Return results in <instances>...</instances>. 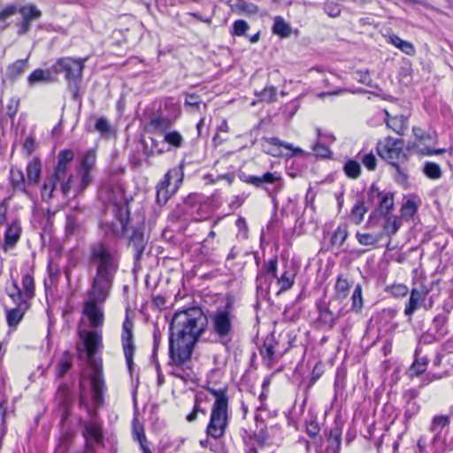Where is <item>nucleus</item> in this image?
<instances>
[{
  "mask_svg": "<svg viewBox=\"0 0 453 453\" xmlns=\"http://www.w3.org/2000/svg\"><path fill=\"white\" fill-rule=\"evenodd\" d=\"M86 59L63 58L54 66L56 73H64L68 82L79 81L81 79Z\"/></svg>",
  "mask_w": 453,
  "mask_h": 453,
  "instance_id": "7",
  "label": "nucleus"
},
{
  "mask_svg": "<svg viewBox=\"0 0 453 453\" xmlns=\"http://www.w3.org/2000/svg\"><path fill=\"white\" fill-rule=\"evenodd\" d=\"M207 324V316L200 307L194 306L174 313L170 323L169 352L177 365L190 358L193 347Z\"/></svg>",
  "mask_w": 453,
  "mask_h": 453,
  "instance_id": "2",
  "label": "nucleus"
},
{
  "mask_svg": "<svg viewBox=\"0 0 453 453\" xmlns=\"http://www.w3.org/2000/svg\"><path fill=\"white\" fill-rule=\"evenodd\" d=\"M27 308V303H19L14 308L6 309V319L10 326H16L22 319Z\"/></svg>",
  "mask_w": 453,
  "mask_h": 453,
  "instance_id": "27",
  "label": "nucleus"
},
{
  "mask_svg": "<svg viewBox=\"0 0 453 453\" xmlns=\"http://www.w3.org/2000/svg\"><path fill=\"white\" fill-rule=\"evenodd\" d=\"M92 399L94 403L100 406L104 403V394L106 389L105 381L103 374L102 363H95L90 375Z\"/></svg>",
  "mask_w": 453,
  "mask_h": 453,
  "instance_id": "11",
  "label": "nucleus"
},
{
  "mask_svg": "<svg viewBox=\"0 0 453 453\" xmlns=\"http://www.w3.org/2000/svg\"><path fill=\"white\" fill-rule=\"evenodd\" d=\"M9 179L14 191H19L24 194H27L26 180L21 169L12 166L10 169Z\"/></svg>",
  "mask_w": 453,
  "mask_h": 453,
  "instance_id": "25",
  "label": "nucleus"
},
{
  "mask_svg": "<svg viewBox=\"0 0 453 453\" xmlns=\"http://www.w3.org/2000/svg\"><path fill=\"white\" fill-rule=\"evenodd\" d=\"M362 163L369 171H373L376 168L377 159L373 153L370 152L362 157Z\"/></svg>",
  "mask_w": 453,
  "mask_h": 453,
  "instance_id": "62",
  "label": "nucleus"
},
{
  "mask_svg": "<svg viewBox=\"0 0 453 453\" xmlns=\"http://www.w3.org/2000/svg\"><path fill=\"white\" fill-rule=\"evenodd\" d=\"M388 291L395 297H404L409 293V288L403 284H394L388 288Z\"/></svg>",
  "mask_w": 453,
  "mask_h": 453,
  "instance_id": "57",
  "label": "nucleus"
},
{
  "mask_svg": "<svg viewBox=\"0 0 453 453\" xmlns=\"http://www.w3.org/2000/svg\"><path fill=\"white\" fill-rule=\"evenodd\" d=\"M391 44L398 48L403 53L412 56L415 54V48L413 44L408 41H404L401 39L399 36L395 35H392L388 37V40Z\"/></svg>",
  "mask_w": 453,
  "mask_h": 453,
  "instance_id": "33",
  "label": "nucleus"
},
{
  "mask_svg": "<svg viewBox=\"0 0 453 453\" xmlns=\"http://www.w3.org/2000/svg\"><path fill=\"white\" fill-rule=\"evenodd\" d=\"M85 219L82 213L75 208L73 212L66 215L65 234L67 236L79 233L84 225Z\"/></svg>",
  "mask_w": 453,
  "mask_h": 453,
  "instance_id": "18",
  "label": "nucleus"
},
{
  "mask_svg": "<svg viewBox=\"0 0 453 453\" xmlns=\"http://www.w3.org/2000/svg\"><path fill=\"white\" fill-rule=\"evenodd\" d=\"M150 126L156 131L165 134L169 131L172 126V121L169 118L160 115L151 119Z\"/></svg>",
  "mask_w": 453,
  "mask_h": 453,
  "instance_id": "35",
  "label": "nucleus"
},
{
  "mask_svg": "<svg viewBox=\"0 0 453 453\" xmlns=\"http://www.w3.org/2000/svg\"><path fill=\"white\" fill-rule=\"evenodd\" d=\"M227 426V408H212L209 424L206 428L208 436L221 438Z\"/></svg>",
  "mask_w": 453,
  "mask_h": 453,
  "instance_id": "8",
  "label": "nucleus"
},
{
  "mask_svg": "<svg viewBox=\"0 0 453 453\" xmlns=\"http://www.w3.org/2000/svg\"><path fill=\"white\" fill-rule=\"evenodd\" d=\"M90 265L95 268L90 288L87 292L83 314L89 326L97 329L103 326L104 314L103 304L109 298L119 270L117 253L108 245L96 242L90 246Z\"/></svg>",
  "mask_w": 453,
  "mask_h": 453,
  "instance_id": "1",
  "label": "nucleus"
},
{
  "mask_svg": "<svg viewBox=\"0 0 453 453\" xmlns=\"http://www.w3.org/2000/svg\"><path fill=\"white\" fill-rule=\"evenodd\" d=\"M19 105V99L18 97H12L6 107V114L13 119L18 111Z\"/></svg>",
  "mask_w": 453,
  "mask_h": 453,
  "instance_id": "61",
  "label": "nucleus"
},
{
  "mask_svg": "<svg viewBox=\"0 0 453 453\" xmlns=\"http://www.w3.org/2000/svg\"><path fill=\"white\" fill-rule=\"evenodd\" d=\"M348 234H349V233H348L347 226H345V225L339 226L335 229V231L333 234V236L331 238L332 245L341 247L346 241Z\"/></svg>",
  "mask_w": 453,
  "mask_h": 453,
  "instance_id": "41",
  "label": "nucleus"
},
{
  "mask_svg": "<svg viewBox=\"0 0 453 453\" xmlns=\"http://www.w3.org/2000/svg\"><path fill=\"white\" fill-rule=\"evenodd\" d=\"M265 144L263 145L264 151L267 154H270L273 157H279L280 156V147H283L285 149H288L291 151L289 155H287V157H293L297 154H303V151L301 148H295L291 143H288L285 142L280 141L277 137H267L264 138Z\"/></svg>",
  "mask_w": 453,
  "mask_h": 453,
  "instance_id": "15",
  "label": "nucleus"
},
{
  "mask_svg": "<svg viewBox=\"0 0 453 453\" xmlns=\"http://www.w3.org/2000/svg\"><path fill=\"white\" fill-rule=\"evenodd\" d=\"M96 153L88 150L81 158L80 164L76 166L75 173L69 174L60 185L62 193L67 196L73 189L77 196L92 182L91 171L96 165Z\"/></svg>",
  "mask_w": 453,
  "mask_h": 453,
  "instance_id": "4",
  "label": "nucleus"
},
{
  "mask_svg": "<svg viewBox=\"0 0 453 453\" xmlns=\"http://www.w3.org/2000/svg\"><path fill=\"white\" fill-rule=\"evenodd\" d=\"M385 218L384 231L390 236L395 235L401 226V219L394 215H387Z\"/></svg>",
  "mask_w": 453,
  "mask_h": 453,
  "instance_id": "39",
  "label": "nucleus"
},
{
  "mask_svg": "<svg viewBox=\"0 0 453 453\" xmlns=\"http://www.w3.org/2000/svg\"><path fill=\"white\" fill-rule=\"evenodd\" d=\"M370 196L375 195L379 197V211L384 216L388 215L394 207V195L391 192H380L377 187L372 184L369 191Z\"/></svg>",
  "mask_w": 453,
  "mask_h": 453,
  "instance_id": "17",
  "label": "nucleus"
},
{
  "mask_svg": "<svg viewBox=\"0 0 453 453\" xmlns=\"http://www.w3.org/2000/svg\"><path fill=\"white\" fill-rule=\"evenodd\" d=\"M23 149L27 155H31L36 149V142L33 135H28L23 144Z\"/></svg>",
  "mask_w": 453,
  "mask_h": 453,
  "instance_id": "63",
  "label": "nucleus"
},
{
  "mask_svg": "<svg viewBox=\"0 0 453 453\" xmlns=\"http://www.w3.org/2000/svg\"><path fill=\"white\" fill-rule=\"evenodd\" d=\"M343 171L349 178L357 179L360 175L361 167L358 162L349 159L345 163Z\"/></svg>",
  "mask_w": 453,
  "mask_h": 453,
  "instance_id": "44",
  "label": "nucleus"
},
{
  "mask_svg": "<svg viewBox=\"0 0 453 453\" xmlns=\"http://www.w3.org/2000/svg\"><path fill=\"white\" fill-rule=\"evenodd\" d=\"M424 173L432 180H437L441 177V170L439 165L427 162L424 165Z\"/></svg>",
  "mask_w": 453,
  "mask_h": 453,
  "instance_id": "49",
  "label": "nucleus"
},
{
  "mask_svg": "<svg viewBox=\"0 0 453 453\" xmlns=\"http://www.w3.org/2000/svg\"><path fill=\"white\" fill-rule=\"evenodd\" d=\"M18 12L21 15V20L18 24V35H24L28 33L31 27V22L39 19L42 12L35 4L18 6Z\"/></svg>",
  "mask_w": 453,
  "mask_h": 453,
  "instance_id": "13",
  "label": "nucleus"
},
{
  "mask_svg": "<svg viewBox=\"0 0 453 453\" xmlns=\"http://www.w3.org/2000/svg\"><path fill=\"white\" fill-rule=\"evenodd\" d=\"M385 122L387 127L395 134L403 135L408 128V119L403 115L390 117L387 111H385Z\"/></svg>",
  "mask_w": 453,
  "mask_h": 453,
  "instance_id": "22",
  "label": "nucleus"
},
{
  "mask_svg": "<svg viewBox=\"0 0 453 453\" xmlns=\"http://www.w3.org/2000/svg\"><path fill=\"white\" fill-rule=\"evenodd\" d=\"M205 399V395L203 392H198L195 397V405L193 411L187 416L188 422H193L196 419L198 412L205 414V411L201 409L200 404Z\"/></svg>",
  "mask_w": 453,
  "mask_h": 453,
  "instance_id": "43",
  "label": "nucleus"
},
{
  "mask_svg": "<svg viewBox=\"0 0 453 453\" xmlns=\"http://www.w3.org/2000/svg\"><path fill=\"white\" fill-rule=\"evenodd\" d=\"M147 244V241L144 237V234L138 231L134 230L132 236L130 237L129 245L134 250V258L136 260L140 259L142 255L145 246Z\"/></svg>",
  "mask_w": 453,
  "mask_h": 453,
  "instance_id": "28",
  "label": "nucleus"
},
{
  "mask_svg": "<svg viewBox=\"0 0 453 453\" xmlns=\"http://www.w3.org/2000/svg\"><path fill=\"white\" fill-rule=\"evenodd\" d=\"M260 98L263 101L272 103L276 99V88L273 87H266L260 93Z\"/></svg>",
  "mask_w": 453,
  "mask_h": 453,
  "instance_id": "60",
  "label": "nucleus"
},
{
  "mask_svg": "<svg viewBox=\"0 0 453 453\" xmlns=\"http://www.w3.org/2000/svg\"><path fill=\"white\" fill-rule=\"evenodd\" d=\"M134 324L129 317L127 315L122 325L121 342L127 365L129 371L132 370L134 365V355L135 347L134 344L133 335Z\"/></svg>",
  "mask_w": 453,
  "mask_h": 453,
  "instance_id": "9",
  "label": "nucleus"
},
{
  "mask_svg": "<svg viewBox=\"0 0 453 453\" xmlns=\"http://www.w3.org/2000/svg\"><path fill=\"white\" fill-rule=\"evenodd\" d=\"M273 34L285 38L291 35V27L280 16H276L273 19Z\"/></svg>",
  "mask_w": 453,
  "mask_h": 453,
  "instance_id": "32",
  "label": "nucleus"
},
{
  "mask_svg": "<svg viewBox=\"0 0 453 453\" xmlns=\"http://www.w3.org/2000/svg\"><path fill=\"white\" fill-rule=\"evenodd\" d=\"M352 306L351 309L355 312H360L363 308V297H362V287L360 284H357L355 287L352 296Z\"/></svg>",
  "mask_w": 453,
  "mask_h": 453,
  "instance_id": "47",
  "label": "nucleus"
},
{
  "mask_svg": "<svg viewBox=\"0 0 453 453\" xmlns=\"http://www.w3.org/2000/svg\"><path fill=\"white\" fill-rule=\"evenodd\" d=\"M59 184L58 180L52 175H49L43 182L42 188V198L43 200H49L52 198L53 192L56 189L57 185Z\"/></svg>",
  "mask_w": 453,
  "mask_h": 453,
  "instance_id": "36",
  "label": "nucleus"
},
{
  "mask_svg": "<svg viewBox=\"0 0 453 453\" xmlns=\"http://www.w3.org/2000/svg\"><path fill=\"white\" fill-rule=\"evenodd\" d=\"M96 129L102 134H107L110 131V125L107 119L104 118L98 119L96 123Z\"/></svg>",
  "mask_w": 453,
  "mask_h": 453,
  "instance_id": "64",
  "label": "nucleus"
},
{
  "mask_svg": "<svg viewBox=\"0 0 453 453\" xmlns=\"http://www.w3.org/2000/svg\"><path fill=\"white\" fill-rule=\"evenodd\" d=\"M319 320L323 325L333 327L336 321V316L332 312L326 302L318 303Z\"/></svg>",
  "mask_w": 453,
  "mask_h": 453,
  "instance_id": "29",
  "label": "nucleus"
},
{
  "mask_svg": "<svg viewBox=\"0 0 453 453\" xmlns=\"http://www.w3.org/2000/svg\"><path fill=\"white\" fill-rule=\"evenodd\" d=\"M328 441L330 448L334 453H338L341 449L342 431L339 427L332 428L328 434Z\"/></svg>",
  "mask_w": 453,
  "mask_h": 453,
  "instance_id": "37",
  "label": "nucleus"
},
{
  "mask_svg": "<svg viewBox=\"0 0 453 453\" xmlns=\"http://www.w3.org/2000/svg\"><path fill=\"white\" fill-rule=\"evenodd\" d=\"M72 356L68 351H65L57 365V377L62 378L72 367Z\"/></svg>",
  "mask_w": 453,
  "mask_h": 453,
  "instance_id": "40",
  "label": "nucleus"
},
{
  "mask_svg": "<svg viewBox=\"0 0 453 453\" xmlns=\"http://www.w3.org/2000/svg\"><path fill=\"white\" fill-rule=\"evenodd\" d=\"M51 81V73L50 71L37 69L34 71L28 77L30 84H35L41 81L50 82Z\"/></svg>",
  "mask_w": 453,
  "mask_h": 453,
  "instance_id": "45",
  "label": "nucleus"
},
{
  "mask_svg": "<svg viewBox=\"0 0 453 453\" xmlns=\"http://www.w3.org/2000/svg\"><path fill=\"white\" fill-rule=\"evenodd\" d=\"M249 27V24L245 20H235L233 25V35L236 36H242L248 31Z\"/></svg>",
  "mask_w": 453,
  "mask_h": 453,
  "instance_id": "59",
  "label": "nucleus"
},
{
  "mask_svg": "<svg viewBox=\"0 0 453 453\" xmlns=\"http://www.w3.org/2000/svg\"><path fill=\"white\" fill-rule=\"evenodd\" d=\"M264 361L272 365L276 363L286 352V349L280 348L279 341L273 335L266 337L259 349Z\"/></svg>",
  "mask_w": 453,
  "mask_h": 453,
  "instance_id": "12",
  "label": "nucleus"
},
{
  "mask_svg": "<svg viewBox=\"0 0 453 453\" xmlns=\"http://www.w3.org/2000/svg\"><path fill=\"white\" fill-rule=\"evenodd\" d=\"M203 197L198 194H192L188 196L185 201V203L193 208L192 212L196 211L197 212L201 209V202Z\"/></svg>",
  "mask_w": 453,
  "mask_h": 453,
  "instance_id": "58",
  "label": "nucleus"
},
{
  "mask_svg": "<svg viewBox=\"0 0 453 453\" xmlns=\"http://www.w3.org/2000/svg\"><path fill=\"white\" fill-rule=\"evenodd\" d=\"M351 287V283L342 275H339L334 286V295L332 300L342 303L346 300Z\"/></svg>",
  "mask_w": 453,
  "mask_h": 453,
  "instance_id": "26",
  "label": "nucleus"
},
{
  "mask_svg": "<svg viewBox=\"0 0 453 453\" xmlns=\"http://www.w3.org/2000/svg\"><path fill=\"white\" fill-rule=\"evenodd\" d=\"M277 266H278V261L277 258H272L267 263L265 264V266L263 270H265L268 274L271 275V279L277 278ZM264 276V271H262L257 278V280L260 281Z\"/></svg>",
  "mask_w": 453,
  "mask_h": 453,
  "instance_id": "51",
  "label": "nucleus"
},
{
  "mask_svg": "<svg viewBox=\"0 0 453 453\" xmlns=\"http://www.w3.org/2000/svg\"><path fill=\"white\" fill-rule=\"evenodd\" d=\"M404 142L402 139H395L387 136L379 141L376 146L378 155L388 164L393 165L397 173L395 180L403 182L407 180L405 170L400 164L407 159L406 153L403 152Z\"/></svg>",
  "mask_w": 453,
  "mask_h": 453,
  "instance_id": "6",
  "label": "nucleus"
},
{
  "mask_svg": "<svg viewBox=\"0 0 453 453\" xmlns=\"http://www.w3.org/2000/svg\"><path fill=\"white\" fill-rule=\"evenodd\" d=\"M367 211L368 209L365 206L364 199H357L349 214L350 221L355 225H360L363 222L364 216Z\"/></svg>",
  "mask_w": 453,
  "mask_h": 453,
  "instance_id": "30",
  "label": "nucleus"
},
{
  "mask_svg": "<svg viewBox=\"0 0 453 453\" xmlns=\"http://www.w3.org/2000/svg\"><path fill=\"white\" fill-rule=\"evenodd\" d=\"M21 226L18 219H14L4 234V249H10L15 246L20 238Z\"/></svg>",
  "mask_w": 453,
  "mask_h": 453,
  "instance_id": "21",
  "label": "nucleus"
},
{
  "mask_svg": "<svg viewBox=\"0 0 453 453\" xmlns=\"http://www.w3.org/2000/svg\"><path fill=\"white\" fill-rule=\"evenodd\" d=\"M18 13V5L9 4L0 9V29L4 30L8 26V19Z\"/></svg>",
  "mask_w": 453,
  "mask_h": 453,
  "instance_id": "34",
  "label": "nucleus"
},
{
  "mask_svg": "<svg viewBox=\"0 0 453 453\" xmlns=\"http://www.w3.org/2000/svg\"><path fill=\"white\" fill-rule=\"evenodd\" d=\"M311 149H312L313 152L315 153V155L317 157H325V158L330 157L331 153H332L330 149L319 141H316L312 144Z\"/></svg>",
  "mask_w": 453,
  "mask_h": 453,
  "instance_id": "56",
  "label": "nucleus"
},
{
  "mask_svg": "<svg viewBox=\"0 0 453 453\" xmlns=\"http://www.w3.org/2000/svg\"><path fill=\"white\" fill-rule=\"evenodd\" d=\"M234 319L235 316L229 304L209 314L207 327L216 342L224 346H227L231 342L234 335Z\"/></svg>",
  "mask_w": 453,
  "mask_h": 453,
  "instance_id": "5",
  "label": "nucleus"
},
{
  "mask_svg": "<svg viewBox=\"0 0 453 453\" xmlns=\"http://www.w3.org/2000/svg\"><path fill=\"white\" fill-rule=\"evenodd\" d=\"M207 390L216 399L212 408H227L228 407V398H227L226 388H220L216 389V388L208 387Z\"/></svg>",
  "mask_w": 453,
  "mask_h": 453,
  "instance_id": "31",
  "label": "nucleus"
},
{
  "mask_svg": "<svg viewBox=\"0 0 453 453\" xmlns=\"http://www.w3.org/2000/svg\"><path fill=\"white\" fill-rule=\"evenodd\" d=\"M22 286L25 296L31 298L35 294V280L31 274L25 273L22 276Z\"/></svg>",
  "mask_w": 453,
  "mask_h": 453,
  "instance_id": "52",
  "label": "nucleus"
},
{
  "mask_svg": "<svg viewBox=\"0 0 453 453\" xmlns=\"http://www.w3.org/2000/svg\"><path fill=\"white\" fill-rule=\"evenodd\" d=\"M450 423V418L448 415H436L433 418L430 431L434 434L433 443L442 442V432Z\"/></svg>",
  "mask_w": 453,
  "mask_h": 453,
  "instance_id": "19",
  "label": "nucleus"
},
{
  "mask_svg": "<svg viewBox=\"0 0 453 453\" xmlns=\"http://www.w3.org/2000/svg\"><path fill=\"white\" fill-rule=\"evenodd\" d=\"M280 175L277 173L267 172L263 176H246L244 181L257 188L263 187L264 183L273 184L280 180Z\"/></svg>",
  "mask_w": 453,
  "mask_h": 453,
  "instance_id": "23",
  "label": "nucleus"
},
{
  "mask_svg": "<svg viewBox=\"0 0 453 453\" xmlns=\"http://www.w3.org/2000/svg\"><path fill=\"white\" fill-rule=\"evenodd\" d=\"M356 237L358 242L363 246H373L376 245L380 240V236L372 234H363L360 232H357Z\"/></svg>",
  "mask_w": 453,
  "mask_h": 453,
  "instance_id": "46",
  "label": "nucleus"
},
{
  "mask_svg": "<svg viewBox=\"0 0 453 453\" xmlns=\"http://www.w3.org/2000/svg\"><path fill=\"white\" fill-rule=\"evenodd\" d=\"M74 158V152L72 150L65 149L59 151L58 155V163L51 174L59 182V185L69 176L68 170Z\"/></svg>",
  "mask_w": 453,
  "mask_h": 453,
  "instance_id": "14",
  "label": "nucleus"
},
{
  "mask_svg": "<svg viewBox=\"0 0 453 453\" xmlns=\"http://www.w3.org/2000/svg\"><path fill=\"white\" fill-rule=\"evenodd\" d=\"M447 317L443 315H438L433 320L435 331L441 337L445 336L449 333L447 328Z\"/></svg>",
  "mask_w": 453,
  "mask_h": 453,
  "instance_id": "50",
  "label": "nucleus"
},
{
  "mask_svg": "<svg viewBox=\"0 0 453 453\" xmlns=\"http://www.w3.org/2000/svg\"><path fill=\"white\" fill-rule=\"evenodd\" d=\"M418 208V203H416L412 199H408L402 206L401 213L402 217L404 219H411L412 218Z\"/></svg>",
  "mask_w": 453,
  "mask_h": 453,
  "instance_id": "48",
  "label": "nucleus"
},
{
  "mask_svg": "<svg viewBox=\"0 0 453 453\" xmlns=\"http://www.w3.org/2000/svg\"><path fill=\"white\" fill-rule=\"evenodd\" d=\"M100 196L105 202L111 204L114 219L109 224L111 232L116 235H123L129 222V207L122 198V191L118 185L104 183L102 185Z\"/></svg>",
  "mask_w": 453,
  "mask_h": 453,
  "instance_id": "3",
  "label": "nucleus"
},
{
  "mask_svg": "<svg viewBox=\"0 0 453 453\" xmlns=\"http://www.w3.org/2000/svg\"><path fill=\"white\" fill-rule=\"evenodd\" d=\"M235 7L238 11L241 12L249 14V15H254L258 12V7L253 3H248L243 0H240L236 4Z\"/></svg>",
  "mask_w": 453,
  "mask_h": 453,
  "instance_id": "55",
  "label": "nucleus"
},
{
  "mask_svg": "<svg viewBox=\"0 0 453 453\" xmlns=\"http://www.w3.org/2000/svg\"><path fill=\"white\" fill-rule=\"evenodd\" d=\"M79 336L83 341L88 357H92L103 346L102 334L97 331L80 330Z\"/></svg>",
  "mask_w": 453,
  "mask_h": 453,
  "instance_id": "16",
  "label": "nucleus"
},
{
  "mask_svg": "<svg viewBox=\"0 0 453 453\" xmlns=\"http://www.w3.org/2000/svg\"><path fill=\"white\" fill-rule=\"evenodd\" d=\"M42 162L38 157L31 159L27 165V182L30 185H37L41 180Z\"/></svg>",
  "mask_w": 453,
  "mask_h": 453,
  "instance_id": "24",
  "label": "nucleus"
},
{
  "mask_svg": "<svg viewBox=\"0 0 453 453\" xmlns=\"http://www.w3.org/2000/svg\"><path fill=\"white\" fill-rule=\"evenodd\" d=\"M278 280V284L280 285L279 293L281 291H287L294 284L295 281V274L288 270H286L280 278H276Z\"/></svg>",
  "mask_w": 453,
  "mask_h": 453,
  "instance_id": "42",
  "label": "nucleus"
},
{
  "mask_svg": "<svg viewBox=\"0 0 453 453\" xmlns=\"http://www.w3.org/2000/svg\"><path fill=\"white\" fill-rule=\"evenodd\" d=\"M27 65V59L25 60H17L13 64L10 65L7 68L8 75L11 78H16L18 75L21 74Z\"/></svg>",
  "mask_w": 453,
  "mask_h": 453,
  "instance_id": "53",
  "label": "nucleus"
},
{
  "mask_svg": "<svg viewBox=\"0 0 453 453\" xmlns=\"http://www.w3.org/2000/svg\"><path fill=\"white\" fill-rule=\"evenodd\" d=\"M427 290L421 288H413L411 291L409 302L405 305L404 314L408 317L411 316L419 307V303L426 299Z\"/></svg>",
  "mask_w": 453,
  "mask_h": 453,
  "instance_id": "20",
  "label": "nucleus"
},
{
  "mask_svg": "<svg viewBox=\"0 0 453 453\" xmlns=\"http://www.w3.org/2000/svg\"><path fill=\"white\" fill-rule=\"evenodd\" d=\"M183 173L178 169H171L165 175L164 179L157 186V202L159 205H165L171 196L176 191L178 187L170 188V183L173 177L179 178L180 182Z\"/></svg>",
  "mask_w": 453,
  "mask_h": 453,
  "instance_id": "10",
  "label": "nucleus"
},
{
  "mask_svg": "<svg viewBox=\"0 0 453 453\" xmlns=\"http://www.w3.org/2000/svg\"><path fill=\"white\" fill-rule=\"evenodd\" d=\"M7 292L8 296L16 305H18L19 303H27L23 299L22 292L16 282H13L12 286L7 288Z\"/></svg>",
  "mask_w": 453,
  "mask_h": 453,
  "instance_id": "54",
  "label": "nucleus"
},
{
  "mask_svg": "<svg viewBox=\"0 0 453 453\" xmlns=\"http://www.w3.org/2000/svg\"><path fill=\"white\" fill-rule=\"evenodd\" d=\"M164 142L174 149H179L183 145L184 139L180 132L176 130H169L164 134Z\"/></svg>",
  "mask_w": 453,
  "mask_h": 453,
  "instance_id": "38",
  "label": "nucleus"
}]
</instances>
